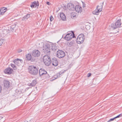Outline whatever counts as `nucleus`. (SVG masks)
Masks as SVG:
<instances>
[{"mask_svg":"<svg viewBox=\"0 0 122 122\" xmlns=\"http://www.w3.org/2000/svg\"><path fill=\"white\" fill-rule=\"evenodd\" d=\"M42 46L43 45V51L45 54L49 55L51 53V42H47V43H43V42L41 43Z\"/></svg>","mask_w":122,"mask_h":122,"instance_id":"1","label":"nucleus"},{"mask_svg":"<svg viewBox=\"0 0 122 122\" xmlns=\"http://www.w3.org/2000/svg\"><path fill=\"white\" fill-rule=\"evenodd\" d=\"M38 69L37 66L33 65L30 66L29 68V73L34 75H36L38 73Z\"/></svg>","mask_w":122,"mask_h":122,"instance_id":"2","label":"nucleus"},{"mask_svg":"<svg viewBox=\"0 0 122 122\" xmlns=\"http://www.w3.org/2000/svg\"><path fill=\"white\" fill-rule=\"evenodd\" d=\"M45 64L46 66H48L51 63V61L50 57L48 56H45L43 58Z\"/></svg>","mask_w":122,"mask_h":122,"instance_id":"3","label":"nucleus"},{"mask_svg":"<svg viewBox=\"0 0 122 122\" xmlns=\"http://www.w3.org/2000/svg\"><path fill=\"white\" fill-rule=\"evenodd\" d=\"M85 39V37L83 34H80L77 38V42L78 44L82 43L83 42Z\"/></svg>","mask_w":122,"mask_h":122,"instance_id":"4","label":"nucleus"},{"mask_svg":"<svg viewBox=\"0 0 122 122\" xmlns=\"http://www.w3.org/2000/svg\"><path fill=\"white\" fill-rule=\"evenodd\" d=\"M121 20H118L117 21L115 24H112L111 25V28L114 30L117 28L120 27L121 25V23L120 22Z\"/></svg>","mask_w":122,"mask_h":122,"instance_id":"5","label":"nucleus"},{"mask_svg":"<svg viewBox=\"0 0 122 122\" xmlns=\"http://www.w3.org/2000/svg\"><path fill=\"white\" fill-rule=\"evenodd\" d=\"M75 37L74 34L73 32L72 33H68L66 35L64 38L67 41H69L71 40L72 38Z\"/></svg>","mask_w":122,"mask_h":122,"instance_id":"6","label":"nucleus"},{"mask_svg":"<svg viewBox=\"0 0 122 122\" xmlns=\"http://www.w3.org/2000/svg\"><path fill=\"white\" fill-rule=\"evenodd\" d=\"M56 55L58 58H61L64 57L65 54L64 51L61 50H58L57 52Z\"/></svg>","mask_w":122,"mask_h":122,"instance_id":"7","label":"nucleus"},{"mask_svg":"<svg viewBox=\"0 0 122 122\" xmlns=\"http://www.w3.org/2000/svg\"><path fill=\"white\" fill-rule=\"evenodd\" d=\"M26 56L27 59L28 60H30L31 62H33L36 61L35 58L34 57H33L32 56H31L30 54H28L27 55H26Z\"/></svg>","mask_w":122,"mask_h":122,"instance_id":"8","label":"nucleus"},{"mask_svg":"<svg viewBox=\"0 0 122 122\" xmlns=\"http://www.w3.org/2000/svg\"><path fill=\"white\" fill-rule=\"evenodd\" d=\"M40 54V52L38 50H35L33 51L32 55L35 57H38Z\"/></svg>","mask_w":122,"mask_h":122,"instance_id":"9","label":"nucleus"},{"mask_svg":"<svg viewBox=\"0 0 122 122\" xmlns=\"http://www.w3.org/2000/svg\"><path fill=\"white\" fill-rule=\"evenodd\" d=\"M4 86L6 88H8L10 86V82L8 80L4 79L3 81Z\"/></svg>","mask_w":122,"mask_h":122,"instance_id":"10","label":"nucleus"},{"mask_svg":"<svg viewBox=\"0 0 122 122\" xmlns=\"http://www.w3.org/2000/svg\"><path fill=\"white\" fill-rule=\"evenodd\" d=\"M13 70L10 67H8L4 70V72L5 73L8 74H10L12 72Z\"/></svg>","mask_w":122,"mask_h":122,"instance_id":"11","label":"nucleus"},{"mask_svg":"<svg viewBox=\"0 0 122 122\" xmlns=\"http://www.w3.org/2000/svg\"><path fill=\"white\" fill-rule=\"evenodd\" d=\"M39 74L40 76L47 75V72L43 69H41L39 70Z\"/></svg>","mask_w":122,"mask_h":122,"instance_id":"12","label":"nucleus"},{"mask_svg":"<svg viewBox=\"0 0 122 122\" xmlns=\"http://www.w3.org/2000/svg\"><path fill=\"white\" fill-rule=\"evenodd\" d=\"M75 10L78 13H80L82 11V8L79 5H76L75 6Z\"/></svg>","mask_w":122,"mask_h":122,"instance_id":"13","label":"nucleus"},{"mask_svg":"<svg viewBox=\"0 0 122 122\" xmlns=\"http://www.w3.org/2000/svg\"><path fill=\"white\" fill-rule=\"evenodd\" d=\"M74 5L71 3L67 4V8L70 10H73L74 9Z\"/></svg>","mask_w":122,"mask_h":122,"instance_id":"14","label":"nucleus"},{"mask_svg":"<svg viewBox=\"0 0 122 122\" xmlns=\"http://www.w3.org/2000/svg\"><path fill=\"white\" fill-rule=\"evenodd\" d=\"M51 63L53 66H56L58 65V61L55 58H53L51 60Z\"/></svg>","mask_w":122,"mask_h":122,"instance_id":"15","label":"nucleus"},{"mask_svg":"<svg viewBox=\"0 0 122 122\" xmlns=\"http://www.w3.org/2000/svg\"><path fill=\"white\" fill-rule=\"evenodd\" d=\"M103 2L101 4L99 5H98L97 7V9L99 11H101L102 10Z\"/></svg>","mask_w":122,"mask_h":122,"instance_id":"16","label":"nucleus"},{"mask_svg":"<svg viewBox=\"0 0 122 122\" xmlns=\"http://www.w3.org/2000/svg\"><path fill=\"white\" fill-rule=\"evenodd\" d=\"M61 18L63 21H65L66 20V17L65 15L63 13H61L60 15Z\"/></svg>","mask_w":122,"mask_h":122,"instance_id":"17","label":"nucleus"},{"mask_svg":"<svg viewBox=\"0 0 122 122\" xmlns=\"http://www.w3.org/2000/svg\"><path fill=\"white\" fill-rule=\"evenodd\" d=\"M51 48L50 49H51L54 51H56L57 50V47L56 45L54 44H52V43H51Z\"/></svg>","mask_w":122,"mask_h":122,"instance_id":"18","label":"nucleus"},{"mask_svg":"<svg viewBox=\"0 0 122 122\" xmlns=\"http://www.w3.org/2000/svg\"><path fill=\"white\" fill-rule=\"evenodd\" d=\"M67 71V70H62L59 73H58L57 74V77H56L55 79H56L57 78H58L61 76L60 75L64 73H65L66 71Z\"/></svg>","mask_w":122,"mask_h":122,"instance_id":"19","label":"nucleus"},{"mask_svg":"<svg viewBox=\"0 0 122 122\" xmlns=\"http://www.w3.org/2000/svg\"><path fill=\"white\" fill-rule=\"evenodd\" d=\"M15 27V24L12 25L11 26H9L8 27V30L9 31H13L14 30V29Z\"/></svg>","mask_w":122,"mask_h":122,"instance_id":"20","label":"nucleus"},{"mask_svg":"<svg viewBox=\"0 0 122 122\" xmlns=\"http://www.w3.org/2000/svg\"><path fill=\"white\" fill-rule=\"evenodd\" d=\"M36 80H35L33 81L30 84L29 86H34L36 85Z\"/></svg>","mask_w":122,"mask_h":122,"instance_id":"21","label":"nucleus"},{"mask_svg":"<svg viewBox=\"0 0 122 122\" xmlns=\"http://www.w3.org/2000/svg\"><path fill=\"white\" fill-rule=\"evenodd\" d=\"M30 16V14H28L27 15H26L24 16L23 18H22V20H24L25 19H28Z\"/></svg>","mask_w":122,"mask_h":122,"instance_id":"22","label":"nucleus"},{"mask_svg":"<svg viewBox=\"0 0 122 122\" xmlns=\"http://www.w3.org/2000/svg\"><path fill=\"white\" fill-rule=\"evenodd\" d=\"M5 8H3L0 10V15H3L6 12Z\"/></svg>","mask_w":122,"mask_h":122,"instance_id":"23","label":"nucleus"},{"mask_svg":"<svg viewBox=\"0 0 122 122\" xmlns=\"http://www.w3.org/2000/svg\"><path fill=\"white\" fill-rule=\"evenodd\" d=\"M14 62L15 64H16L18 66V64L20 63L19 59L18 58L15 59L14 61Z\"/></svg>","mask_w":122,"mask_h":122,"instance_id":"24","label":"nucleus"},{"mask_svg":"<svg viewBox=\"0 0 122 122\" xmlns=\"http://www.w3.org/2000/svg\"><path fill=\"white\" fill-rule=\"evenodd\" d=\"M100 12V11H99L97 9V10L96 9L95 10L93 11L92 12V13L93 14L98 15L99 12Z\"/></svg>","mask_w":122,"mask_h":122,"instance_id":"25","label":"nucleus"},{"mask_svg":"<svg viewBox=\"0 0 122 122\" xmlns=\"http://www.w3.org/2000/svg\"><path fill=\"white\" fill-rule=\"evenodd\" d=\"M11 66L13 68V69L15 70H16L17 69V68L16 67V66L14 64H11Z\"/></svg>","mask_w":122,"mask_h":122,"instance_id":"26","label":"nucleus"},{"mask_svg":"<svg viewBox=\"0 0 122 122\" xmlns=\"http://www.w3.org/2000/svg\"><path fill=\"white\" fill-rule=\"evenodd\" d=\"M35 3H36V1H34L33 3H32L31 5H30V6L32 8H34L35 5Z\"/></svg>","mask_w":122,"mask_h":122,"instance_id":"27","label":"nucleus"},{"mask_svg":"<svg viewBox=\"0 0 122 122\" xmlns=\"http://www.w3.org/2000/svg\"><path fill=\"white\" fill-rule=\"evenodd\" d=\"M39 5V2L38 1H37L36 2V3H35V5H36V6H38Z\"/></svg>","mask_w":122,"mask_h":122,"instance_id":"28","label":"nucleus"},{"mask_svg":"<svg viewBox=\"0 0 122 122\" xmlns=\"http://www.w3.org/2000/svg\"><path fill=\"white\" fill-rule=\"evenodd\" d=\"M122 113L121 114L117 116L116 117H115L116 119L117 118H118L120 117H122Z\"/></svg>","mask_w":122,"mask_h":122,"instance_id":"29","label":"nucleus"},{"mask_svg":"<svg viewBox=\"0 0 122 122\" xmlns=\"http://www.w3.org/2000/svg\"><path fill=\"white\" fill-rule=\"evenodd\" d=\"M115 119H116V118H115V117H114V118H111V119H110L109 120H108L107 121V122H110L111 121H113V120H114Z\"/></svg>","mask_w":122,"mask_h":122,"instance_id":"30","label":"nucleus"},{"mask_svg":"<svg viewBox=\"0 0 122 122\" xmlns=\"http://www.w3.org/2000/svg\"><path fill=\"white\" fill-rule=\"evenodd\" d=\"M53 18L52 16H51L50 17V21H52L53 20Z\"/></svg>","mask_w":122,"mask_h":122,"instance_id":"31","label":"nucleus"},{"mask_svg":"<svg viewBox=\"0 0 122 122\" xmlns=\"http://www.w3.org/2000/svg\"><path fill=\"white\" fill-rule=\"evenodd\" d=\"M92 74L90 73H88L87 75V77H89L91 76Z\"/></svg>","mask_w":122,"mask_h":122,"instance_id":"32","label":"nucleus"},{"mask_svg":"<svg viewBox=\"0 0 122 122\" xmlns=\"http://www.w3.org/2000/svg\"><path fill=\"white\" fill-rule=\"evenodd\" d=\"M19 61H20V63H22L23 62V61L22 60H19Z\"/></svg>","mask_w":122,"mask_h":122,"instance_id":"33","label":"nucleus"},{"mask_svg":"<svg viewBox=\"0 0 122 122\" xmlns=\"http://www.w3.org/2000/svg\"><path fill=\"white\" fill-rule=\"evenodd\" d=\"M46 4L48 5H50L51 4V3L48 2H46Z\"/></svg>","mask_w":122,"mask_h":122,"instance_id":"34","label":"nucleus"},{"mask_svg":"<svg viewBox=\"0 0 122 122\" xmlns=\"http://www.w3.org/2000/svg\"><path fill=\"white\" fill-rule=\"evenodd\" d=\"M22 51V50H18V52L19 53H20Z\"/></svg>","mask_w":122,"mask_h":122,"instance_id":"35","label":"nucleus"},{"mask_svg":"<svg viewBox=\"0 0 122 122\" xmlns=\"http://www.w3.org/2000/svg\"><path fill=\"white\" fill-rule=\"evenodd\" d=\"M2 43V41L0 40V46H1Z\"/></svg>","mask_w":122,"mask_h":122,"instance_id":"36","label":"nucleus"},{"mask_svg":"<svg viewBox=\"0 0 122 122\" xmlns=\"http://www.w3.org/2000/svg\"><path fill=\"white\" fill-rule=\"evenodd\" d=\"M1 87L0 85V93L1 92Z\"/></svg>","mask_w":122,"mask_h":122,"instance_id":"37","label":"nucleus"},{"mask_svg":"<svg viewBox=\"0 0 122 122\" xmlns=\"http://www.w3.org/2000/svg\"><path fill=\"white\" fill-rule=\"evenodd\" d=\"M24 122H28V121H25Z\"/></svg>","mask_w":122,"mask_h":122,"instance_id":"38","label":"nucleus"},{"mask_svg":"<svg viewBox=\"0 0 122 122\" xmlns=\"http://www.w3.org/2000/svg\"><path fill=\"white\" fill-rule=\"evenodd\" d=\"M64 35H63L62 36V37H63V36Z\"/></svg>","mask_w":122,"mask_h":122,"instance_id":"39","label":"nucleus"},{"mask_svg":"<svg viewBox=\"0 0 122 122\" xmlns=\"http://www.w3.org/2000/svg\"><path fill=\"white\" fill-rule=\"evenodd\" d=\"M40 44L39 43V45H40Z\"/></svg>","mask_w":122,"mask_h":122,"instance_id":"40","label":"nucleus"}]
</instances>
